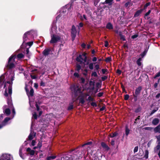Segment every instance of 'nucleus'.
Returning <instances> with one entry per match:
<instances>
[{
  "label": "nucleus",
  "instance_id": "1",
  "mask_svg": "<svg viewBox=\"0 0 160 160\" xmlns=\"http://www.w3.org/2000/svg\"><path fill=\"white\" fill-rule=\"evenodd\" d=\"M70 89L75 96H78L79 100H93L90 95H94L98 89V88H95L93 86L92 87L87 90L89 92V94H88L82 93L83 89L77 84L71 85Z\"/></svg>",
  "mask_w": 160,
  "mask_h": 160
},
{
  "label": "nucleus",
  "instance_id": "2",
  "mask_svg": "<svg viewBox=\"0 0 160 160\" xmlns=\"http://www.w3.org/2000/svg\"><path fill=\"white\" fill-rule=\"evenodd\" d=\"M7 103L9 108H12V113L11 114L10 117L5 118L3 121H2V120L4 117V114H2L0 115V129L7 125L8 122L9 120L12 119L16 114L15 109L13 106L12 101H8Z\"/></svg>",
  "mask_w": 160,
  "mask_h": 160
},
{
  "label": "nucleus",
  "instance_id": "3",
  "mask_svg": "<svg viewBox=\"0 0 160 160\" xmlns=\"http://www.w3.org/2000/svg\"><path fill=\"white\" fill-rule=\"evenodd\" d=\"M14 74L13 72H11L8 78V80L4 84V88L5 89L4 95L6 97L9 96V98L8 100H10L12 93V85L14 80Z\"/></svg>",
  "mask_w": 160,
  "mask_h": 160
},
{
  "label": "nucleus",
  "instance_id": "4",
  "mask_svg": "<svg viewBox=\"0 0 160 160\" xmlns=\"http://www.w3.org/2000/svg\"><path fill=\"white\" fill-rule=\"evenodd\" d=\"M36 32L34 30H31L26 32L23 35V42L21 45L22 48H24L25 45L29 46V48L32 45L33 42L32 41L26 42L28 40H29L30 38H32L36 35Z\"/></svg>",
  "mask_w": 160,
  "mask_h": 160
},
{
  "label": "nucleus",
  "instance_id": "5",
  "mask_svg": "<svg viewBox=\"0 0 160 160\" xmlns=\"http://www.w3.org/2000/svg\"><path fill=\"white\" fill-rule=\"evenodd\" d=\"M23 57L24 55L22 53L18 54L17 56L15 55H12L9 58L8 67L9 68H13L14 67L15 64L17 63L15 59L17 58L18 60H19Z\"/></svg>",
  "mask_w": 160,
  "mask_h": 160
},
{
  "label": "nucleus",
  "instance_id": "6",
  "mask_svg": "<svg viewBox=\"0 0 160 160\" xmlns=\"http://www.w3.org/2000/svg\"><path fill=\"white\" fill-rule=\"evenodd\" d=\"M71 8L70 5H67L62 8L61 9L60 12L58 13V15L56 18V20L58 19L62 16H64L68 12H70Z\"/></svg>",
  "mask_w": 160,
  "mask_h": 160
},
{
  "label": "nucleus",
  "instance_id": "7",
  "mask_svg": "<svg viewBox=\"0 0 160 160\" xmlns=\"http://www.w3.org/2000/svg\"><path fill=\"white\" fill-rule=\"evenodd\" d=\"M50 36L51 38V39L50 41V43L55 44L61 40V38L59 35L51 33Z\"/></svg>",
  "mask_w": 160,
  "mask_h": 160
},
{
  "label": "nucleus",
  "instance_id": "8",
  "mask_svg": "<svg viewBox=\"0 0 160 160\" xmlns=\"http://www.w3.org/2000/svg\"><path fill=\"white\" fill-rule=\"evenodd\" d=\"M71 155H72V159L73 160H75L77 159H79L81 157V153L80 152L76 149L72 151L71 153Z\"/></svg>",
  "mask_w": 160,
  "mask_h": 160
},
{
  "label": "nucleus",
  "instance_id": "9",
  "mask_svg": "<svg viewBox=\"0 0 160 160\" xmlns=\"http://www.w3.org/2000/svg\"><path fill=\"white\" fill-rule=\"evenodd\" d=\"M76 60L78 62H79L80 63L85 62L87 60V57L86 56V54L83 53L82 54H80L78 56Z\"/></svg>",
  "mask_w": 160,
  "mask_h": 160
},
{
  "label": "nucleus",
  "instance_id": "10",
  "mask_svg": "<svg viewBox=\"0 0 160 160\" xmlns=\"http://www.w3.org/2000/svg\"><path fill=\"white\" fill-rule=\"evenodd\" d=\"M0 160H13V158L10 154L3 153L0 157Z\"/></svg>",
  "mask_w": 160,
  "mask_h": 160
},
{
  "label": "nucleus",
  "instance_id": "11",
  "mask_svg": "<svg viewBox=\"0 0 160 160\" xmlns=\"http://www.w3.org/2000/svg\"><path fill=\"white\" fill-rule=\"evenodd\" d=\"M72 37V40L73 41L74 40L76 37L77 33V30L75 26L74 25H72L71 31Z\"/></svg>",
  "mask_w": 160,
  "mask_h": 160
},
{
  "label": "nucleus",
  "instance_id": "12",
  "mask_svg": "<svg viewBox=\"0 0 160 160\" xmlns=\"http://www.w3.org/2000/svg\"><path fill=\"white\" fill-rule=\"evenodd\" d=\"M25 89L27 92V94L29 98V100H30V97H32L33 95V89L32 88H31L30 90V91H29L27 89V86L26 85Z\"/></svg>",
  "mask_w": 160,
  "mask_h": 160
},
{
  "label": "nucleus",
  "instance_id": "13",
  "mask_svg": "<svg viewBox=\"0 0 160 160\" xmlns=\"http://www.w3.org/2000/svg\"><path fill=\"white\" fill-rule=\"evenodd\" d=\"M57 31V27L56 25L54 22L52 24L51 30L50 31V34L51 35V33L55 34Z\"/></svg>",
  "mask_w": 160,
  "mask_h": 160
},
{
  "label": "nucleus",
  "instance_id": "14",
  "mask_svg": "<svg viewBox=\"0 0 160 160\" xmlns=\"http://www.w3.org/2000/svg\"><path fill=\"white\" fill-rule=\"evenodd\" d=\"M142 87L139 86L136 89L134 94H133L134 97L135 98H137L139 95L142 90Z\"/></svg>",
  "mask_w": 160,
  "mask_h": 160
},
{
  "label": "nucleus",
  "instance_id": "15",
  "mask_svg": "<svg viewBox=\"0 0 160 160\" xmlns=\"http://www.w3.org/2000/svg\"><path fill=\"white\" fill-rule=\"evenodd\" d=\"M29 103L31 107L32 108L35 105L36 107L37 111H39V107L37 104V102H35V101H29Z\"/></svg>",
  "mask_w": 160,
  "mask_h": 160
},
{
  "label": "nucleus",
  "instance_id": "16",
  "mask_svg": "<svg viewBox=\"0 0 160 160\" xmlns=\"http://www.w3.org/2000/svg\"><path fill=\"white\" fill-rule=\"evenodd\" d=\"M51 52V49L49 48H46L43 50L42 52V54L43 56L46 57Z\"/></svg>",
  "mask_w": 160,
  "mask_h": 160
},
{
  "label": "nucleus",
  "instance_id": "17",
  "mask_svg": "<svg viewBox=\"0 0 160 160\" xmlns=\"http://www.w3.org/2000/svg\"><path fill=\"white\" fill-rule=\"evenodd\" d=\"M31 132L28 137V138L30 140H32L36 136V133L32 131V125L31 126Z\"/></svg>",
  "mask_w": 160,
  "mask_h": 160
},
{
  "label": "nucleus",
  "instance_id": "18",
  "mask_svg": "<svg viewBox=\"0 0 160 160\" xmlns=\"http://www.w3.org/2000/svg\"><path fill=\"white\" fill-rule=\"evenodd\" d=\"M6 106H3V112L7 116H8L10 114L11 111L10 109L9 108H6Z\"/></svg>",
  "mask_w": 160,
  "mask_h": 160
},
{
  "label": "nucleus",
  "instance_id": "19",
  "mask_svg": "<svg viewBox=\"0 0 160 160\" xmlns=\"http://www.w3.org/2000/svg\"><path fill=\"white\" fill-rule=\"evenodd\" d=\"M97 157H98L97 160H101L102 156L101 150L98 149L97 151Z\"/></svg>",
  "mask_w": 160,
  "mask_h": 160
},
{
  "label": "nucleus",
  "instance_id": "20",
  "mask_svg": "<svg viewBox=\"0 0 160 160\" xmlns=\"http://www.w3.org/2000/svg\"><path fill=\"white\" fill-rule=\"evenodd\" d=\"M27 152H29V153L31 155L33 156L34 155L35 151L32 150L30 148H28L26 149Z\"/></svg>",
  "mask_w": 160,
  "mask_h": 160
},
{
  "label": "nucleus",
  "instance_id": "21",
  "mask_svg": "<svg viewBox=\"0 0 160 160\" xmlns=\"http://www.w3.org/2000/svg\"><path fill=\"white\" fill-rule=\"evenodd\" d=\"M102 147L106 150H108L110 148L104 142H102L101 144Z\"/></svg>",
  "mask_w": 160,
  "mask_h": 160
},
{
  "label": "nucleus",
  "instance_id": "22",
  "mask_svg": "<svg viewBox=\"0 0 160 160\" xmlns=\"http://www.w3.org/2000/svg\"><path fill=\"white\" fill-rule=\"evenodd\" d=\"M159 122V120L158 118H154L152 121V124L154 125H157Z\"/></svg>",
  "mask_w": 160,
  "mask_h": 160
},
{
  "label": "nucleus",
  "instance_id": "23",
  "mask_svg": "<svg viewBox=\"0 0 160 160\" xmlns=\"http://www.w3.org/2000/svg\"><path fill=\"white\" fill-rule=\"evenodd\" d=\"M143 9H140L137 11L134 14V16L135 17L138 16L140 14L142 13Z\"/></svg>",
  "mask_w": 160,
  "mask_h": 160
},
{
  "label": "nucleus",
  "instance_id": "24",
  "mask_svg": "<svg viewBox=\"0 0 160 160\" xmlns=\"http://www.w3.org/2000/svg\"><path fill=\"white\" fill-rule=\"evenodd\" d=\"M79 18L82 21L85 20L87 21L88 20V17H87L86 15L85 14H83L82 16L80 15L79 17Z\"/></svg>",
  "mask_w": 160,
  "mask_h": 160
},
{
  "label": "nucleus",
  "instance_id": "25",
  "mask_svg": "<svg viewBox=\"0 0 160 160\" xmlns=\"http://www.w3.org/2000/svg\"><path fill=\"white\" fill-rule=\"evenodd\" d=\"M72 155L70 154L67 155L64 157V160H73Z\"/></svg>",
  "mask_w": 160,
  "mask_h": 160
},
{
  "label": "nucleus",
  "instance_id": "26",
  "mask_svg": "<svg viewBox=\"0 0 160 160\" xmlns=\"http://www.w3.org/2000/svg\"><path fill=\"white\" fill-rule=\"evenodd\" d=\"M154 131L155 132H158L160 133V124L158 125L154 129Z\"/></svg>",
  "mask_w": 160,
  "mask_h": 160
},
{
  "label": "nucleus",
  "instance_id": "27",
  "mask_svg": "<svg viewBox=\"0 0 160 160\" xmlns=\"http://www.w3.org/2000/svg\"><path fill=\"white\" fill-rule=\"evenodd\" d=\"M113 0H106L105 1L102 3L103 4H108V5H111L112 4V2Z\"/></svg>",
  "mask_w": 160,
  "mask_h": 160
},
{
  "label": "nucleus",
  "instance_id": "28",
  "mask_svg": "<svg viewBox=\"0 0 160 160\" xmlns=\"http://www.w3.org/2000/svg\"><path fill=\"white\" fill-rule=\"evenodd\" d=\"M106 28L107 29H111L113 28V26L110 22H108L106 26Z\"/></svg>",
  "mask_w": 160,
  "mask_h": 160
},
{
  "label": "nucleus",
  "instance_id": "29",
  "mask_svg": "<svg viewBox=\"0 0 160 160\" xmlns=\"http://www.w3.org/2000/svg\"><path fill=\"white\" fill-rule=\"evenodd\" d=\"M56 158V156L55 155L48 156L46 158V160H53V159Z\"/></svg>",
  "mask_w": 160,
  "mask_h": 160
},
{
  "label": "nucleus",
  "instance_id": "30",
  "mask_svg": "<svg viewBox=\"0 0 160 160\" xmlns=\"http://www.w3.org/2000/svg\"><path fill=\"white\" fill-rule=\"evenodd\" d=\"M158 109V107L155 108L154 109H153L150 114V116H151L155 113L156 111H157Z\"/></svg>",
  "mask_w": 160,
  "mask_h": 160
},
{
  "label": "nucleus",
  "instance_id": "31",
  "mask_svg": "<svg viewBox=\"0 0 160 160\" xmlns=\"http://www.w3.org/2000/svg\"><path fill=\"white\" fill-rule=\"evenodd\" d=\"M149 152L148 150H146L145 151V154L144 155V158L147 159L148 158Z\"/></svg>",
  "mask_w": 160,
  "mask_h": 160
},
{
  "label": "nucleus",
  "instance_id": "32",
  "mask_svg": "<svg viewBox=\"0 0 160 160\" xmlns=\"http://www.w3.org/2000/svg\"><path fill=\"white\" fill-rule=\"evenodd\" d=\"M142 58H139L137 61V63L138 66H140L141 65L142 61Z\"/></svg>",
  "mask_w": 160,
  "mask_h": 160
},
{
  "label": "nucleus",
  "instance_id": "33",
  "mask_svg": "<svg viewBox=\"0 0 160 160\" xmlns=\"http://www.w3.org/2000/svg\"><path fill=\"white\" fill-rule=\"evenodd\" d=\"M130 131L129 129L127 126H126L125 127V135L126 136H128L130 133Z\"/></svg>",
  "mask_w": 160,
  "mask_h": 160
},
{
  "label": "nucleus",
  "instance_id": "34",
  "mask_svg": "<svg viewBox=\"0 0 160 160\" xmlns=\"http://www.w3.org/2000/svg\"><path fill=\"white\" fill-rule=\"evenodd\" d=\"M160 149V143L158 142V145L154 148V151L156 152Z\"/></svg>",
  "mask_w": 160,
  "mask_h": 160
},
{
  "label": "nucleus",
  "instance_id": "35",
  "mask_svg": "<svg viewBox=\"0 0 160 160\" xmlns=\"http://www.w3.org/2000/svg\"><path fill=\"white\" fill-rule=\"evenodd\" d=\"M91 155L92 156L94 160H97L98 157H97V152L93 154V153L91 154Z\"/></svg>",
  "mask_w": 160,
  "mask_h": 160
},
{
  "label": "nucleus",
  "instance_id": "36",
  "mask_svg": "<svg viewBox=\"0 0 160 160\" xmlns=\"http://www.w3.org/2000/svg\"><path fill=\"white\" fill-rule=\"evenodd\" d=\"M5 81V75H3L0 77V83Z\"/></svg>",
  "mask_w": 160,
  "mask_h": 160
},
{
  "label": "nucleus",
  "instance_id": "37",
  "mask_svg": "<svg viewBox=\"0 0 160 160\" xmlns=\"http://www.w3.org/2000/svg\"><path fill=\"white\" fill-rule=\"evenodd\" d=\"M147 52V50H145L142 52L140 54V56L142 58H143L146 55Z\"/></svg>",
  "mask_w": 160,
  "mask_h": 160
},
{
  "label": "nucleus",
  "instance_id": "38",
  "mask_svg": "<svg viewBox=\"0 0 160 160\" xmlns=\"http://www.w3.org/2000/svg\"><path fill=\"white\" fill-rule=\"evenodd\" d=\"M132 4L130 2H128L126 3L124 5V6L126 7H127L128 6L130 7L132 5Z\"/></svg>",
  "mask_w": 160,
  "mask_h": 160
},
{
  "label": "nucleus",
  "instance_id": "39",
  "mask_svg": "<svg viewBox=\"0 0 160 160\" xmlns=\"http://www.w3.org/2000/svg\"><path fill=\"white\" fill-rule=\"evenodd\" d=\"M73 108V105L72 103H70L68 107V110H71Z\"/></svg>",
  "mask_w": 160,
  "mask_h": 160
},
{
  "label": "nucleus",
  "instance_id": "40",
  "mask_svg": "<svg viewBox=\"0 0 160 160\" xmlns=\"http://www.w3.org/2000/svg\"><path fill=\"white\" fill-rule=\"evenodd\" d=\"M22 148H20L19 149V156H20V157L21 158H22V159H24V158H23L22 155Z\"/></svg>",
  "mask_w": 160,
  "mask_h": 160
},
{
  "label": "nucleus",
  "instance_id": "41",
  "mask_svg": "<svg viewBox=\"0 0 160 160\" xmlns=\"http://www.w3.org/2000/svg\"><path fill=\"white\" fill-rule=\"evenodd\" d=\"M118 134V133L117 132H115L114 133H113L112 134H111L109 135V136L111 138H113L116 136H117Z\"/></svg>",
  "mask_w": 160,
  "mask_h": 160
},
{
  "label": "nucleus",
  "instance_id": "42",
  "mask_svg": "<svg viewBox=\"0 0 160 160\" xmlns=\"http://www.w3.org/2000/svg\"><path fill=\"white\" fill-rule=\"evenodd\" d=\"M153 129V128L150 127H146L144 128L145 130L151 131Z\"/></svg>",
  "mask_w": 160,
  "mask_h": 160
},
{
  "label": "nucleus",
  "instance_id": "43",
  "mask_svg": "<svg viewBox=\"0 0 160 160\" xmlns=\"http://www.w3.org/2000/svg\"><path fill=\"white\" fill-rule=\"evenodd\" d=\"M39 149H40L42 146V142L41 141H39L37 146Z\"/></svg>",
  "mask_w": 160,
  "mask_h": 160
},
{
  "label": "nucleus",
  "instance_id": "44",
  "mask_svg": "<svg viewBox=\"0 0 160 160\" xmlns=\"http://www.w3.org/2000/svg\"><path fill=\"white\" fill-rule=\"evenodd\" d=\"M89 68L91 70H92L93 69V63H90L89 65Z\"/></svg>",
  "mask_w": 160,
  "mask_h": 160
},
{
  "label": "nucleus",
  "instance_id": "45",
  "mask_svg": "<svg viewBox=\"0 0 160 160\" xmlns=\"http://www.w3.org/2000/svg\"><path fill=\"white\" fill-rule=\"evenodd\" d=\"M151 4V3L150 2H148V3H147L144 5V8H143V10L144 9H146L147 8V7L149 6Z\"/></svg>",
  "mask_w": 160,
  "mask_h": 160
},
{
  "label": "nucleus",
  "instance_id": "46",
  "mask_svg": "<svg viewBox=\"0 0 160 160\" xmlns=\"http://www.w3.org/2000/svg\"><path fill=\"white\" fill-rule=\"evenodd\" d=\"M81 68V66L79 64H77V66H76V70L77 71H78L80 70Z\"/></svg>",
  "mask_w": 160,
  "mask_h": 160
},
{
  "label": "nucleus",
  "instance_id": "47",
  "mask_svg": "<svg viewBox=\"0 0 160 160\" xmlns=\"http://www.w3.org/2000/svg\"><path fill=\"white\" fill-rule=\"evenodd\" d=\"M94 0V4L96 6L97 5L98 3L99 2L100 0Z\"/></svg>",
  "mask_w": 160,
  "mask_h": 160
},
{
  "label": "nucleus",
  "instance_id": "48",
  "mask_svg": "<svg viewBox=\"0 0 160 160\" xmlns=\"http://www.w3.org/2000/svg\"><path fill=\"white\" fill-rule=\"evenodd\" d=\"M92 77H98V75L96 72H93L92 73Z\"/></svg>",
  "mask_w": 160,
  "mask_h": 160
},
{
  "label": "nucleus",
  "instance_id": "49",
  "mask_svg": "<svg viewBox=\"0 0 160 160\" xmlns=\"http://www.w3.org/2000/svg\"><path fill=\"white\" fill-rule=\"evenodd\" d=\"M26 53L27 55V57H29L30 55H29V51L28 48H27Z\"/></svg>",
  "mask_w": 160,
  "mask_h": 160
},
{
  "label": "nucleus",
  "instance_id": "50",
  "mask_svg": "<svg viewBox=\"0 0 160 160\" xmlns=\"http://www.w3.org/2000/svg\"><path fill=\"white\" fill-rule=\"evenodd\" d=\"M85 80L84 78H81L80 79V82L82 83H84L85 82Z\"/></svg>",
  "mask_w": 160,
  "mask_h": 160
},
{
  "label": "nucleus",
  "instance_id": "51",
  "mask_svg": "<svg viewBox=\"0 0 160 160\" xmlns=\"http://www.w3.org/2000/svg\"><path fill=\"white\" fill-rule=\"evenodd\" d=\"M32 117L36 119L37 118V115L36 112H34L32 114Z\"/></svg>",
  "mask_w": 160,
  "mask_h": 160
},
{
  "label": "nucleus",
  "instance_id": "52",
  "mask_svg": "<svg viewBox=\"0 0 160 160\" xmlns=\"http://www.w3.org/2000/svg\"><path fill=\"white\" fill-rule=\"evenodd\" d=\"M138 146L135 147L134 149L133 152L134 153L137 152L138 150Z\"/></svg>",
  "mask_w": 160,
  "mask_h": 160
},
{
  "label": "nucleus",
  "instance_id": "53",
  "mask_svg": "<svg viewBox=\"0 0 160 160\" xmlns=\"http://www.w3.org/2000/svg\"><path fill=\"white\" fill-rule=\"evenodd\" d=\"M91 105L93 107H96L97 106L96 103L94 102H92L91 103Z\"/></svg>",
  "mask_w": 160,
  "mask_h": 160
},
{
  "label": "nucleus",
  "instance_id": "54",
  "mask_svg": "<svg viewBox=\"0 0 160 160\" xmlns=\"http://www.w3.org/2000/svg\"><path fill=\"white\" fill-rule=\"evenodd\" d=\"M79 29H80V28L82 27L83 26V23L82 22H80L79 24V26H77Z\"/></svg>",
  "mask_w": 160,
  "mask_h": 160
},
{
  "label": "nucleus",
  "instance_id": "55",
  "mask_svg": "<svg viewBox=\"0 0 160 160\" xmlns=\"http://www.w3.org/2000/svg\"><path fill=\"white\" fill-rule=\"evenodd\" d=\"M141 110V108H140V107H139V108H137L135 110V112H136L138 113V112H140Z\"/></svg>",
  "mask_w": 160,
  "mask_h": 160
},
{
  "label": "nucleus",
  "instance_id": "56",
  "mask_svg": "<svg viewBox=\"0 0 160 160\" xmlns=\"http://www.w3.org/2000/svg\"><path fill=\"white\" fill-rule=\"evenodd\" d=\"M160 76V72H158L154 77V78H155Z\"/></svg>",
  "mask_w": 160,
  "mask_h": 160
},
{
  "label": "nucleus",
  "instance_id": "57",
  "mask_svg": "<svg viewBox=\"0 0 160 160\" xmlns=\"http://www.w3.org/2000/svg\"><path fill=\"white\" fill-rule=\"evenodd\" d=\"M36 142L35 140H32L31 142V145L33 146H34L36 144Z\"/></svg>",
  "mask_w": 160,
  "mask_h": 160
},
{
  "label": "nucleus",
  "instance_id": "58",
  "mask_svg": "<svg viewBox=\"0 0 160 160\" xmlns=\"http://www.w3.org/2000/svg\"><path fill=\"white\" fill-rule=\"evenodd\" d=\"M101 86V83L100 82H97L96 83V86L98 88L100 87Z\"/></svg>",
  "mask_w": 160,
  "mask_h": 160
},
{
  "label": "nucleus",
  "instance_id": "59",
  "mask_svg": "<svg viewBox=\"0 0 160 160\" xmlns=\"http://www.w3.org/2000/svg\"><path fill=\"white\" fill-rule=\"evenodd\" d=\"M102 73L103 74H104L106 72L108 71V70L107 69H102Z\"/></svg>",
  "mask_w": 160,
  "mask_h": 160
},
{
  "label": "nucleus",
  "instance_id": "60",
  "mask_svg": "<svg viewBox=\"0 0 160 160\" xmlns=\"http://www.w3.org/2000/svg\"><path fill=\"white\" fill-rule=\"evenodd\" d=\"M138 37V35L137 34H134V35H132V36L131 38L132 39H134L135 38H136L137 37Z\"/></svg>",
  "mask_w": 160,
  "mask_h": 160
},
{
  "label": "nucleus",
  "instance_id": "61",
  "mask_svg": "<svg viewBox=\"0 0 160 160\" xmlns=\"http://www.w3.org/2000/svg\"><path fill=\"white\" fill-rule=\"evenodd\" d=\"M111 60V58L110 57H108L106 58V61L107 62H109Z\"/></svg>",
  "mask_w": 160,
  "mask_h": 160
},
{
  "label": "nucleus",
  "instance_id": "62",
  "mask_svg": "<svg viewBox=\"0 0 160 160\" xmlns=\"http://www.w3.org/2000/svg\"><path fill=\"white\" fill-rule=\"evenodd\" d=\"M121 39L123 41H125L126 40V39L125 37V36L123 35L121 36L120 37Z\"/></svg>",
  "mask_w": 160,
  "mask_h": 160
},
{
  "label": "nucleus",
  "instance_id": "63",
  "mask_svg": "<svg viewBox=\"0 0 160 160\" xmlns=\"http://www.w3.org/2000/svg\"><path fill=\"white\" fill-rule=\"evenodd\" d=\"M129 98V96L128 94H126L124 96L125 100H128Z\"/></svg>",
  "mask_w": 160,
  "mask_h": 160
},
{
  "label": "nucleus",
  "instance_id": "64",
  "mask_svg": "<svg viewBox=\"0 0 160 160\" xmlns=\"http://www.w3.org/2000/svg\"><path fill=\"white\" fill-rule=\"evenodd\" d=\"M156 138L157 139V141L158 142L160 143V135L156 136Z\"/></svg>",
  "mask_w": 160,
  "mask_h": 160
}]
</instances>
